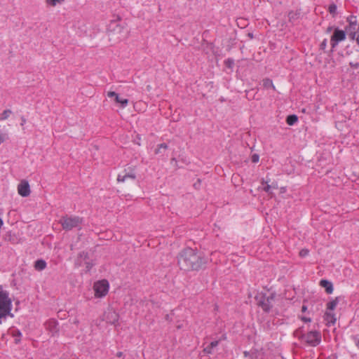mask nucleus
Segmentation results:
<instances>
[{"label":"nucleus","instance_id":"obj_1","mask_svg":"<svg viewBox=\"0 0 359 359\" xmlns=\"http://www.w3.org/2000/svg\"><path fill=\"white\" fill-rule=\"evenodd\" d=\"M209 259L196 249L186 248L177 255V264L181 270L187 272L205 270Z\"/></svg>","mask_w":359,"mask_h":359},{"label":"nucleus","instance_id":"obj_2","mask_svg":"<svg viewBox=\"0 0 359 359\" xmlns=\"http://www.w3.org/2000/svg\"><path fill=\"white\" fill-rule=\"evenodd\" d=\"M121 20V18L119 15H116L108 25L107 36L109 41L113 43L121 41L125 37L123 34L124 27L119 23Z\"/></svg>","mask_w":359,"mask_h":359},{"label":"nucleus","instance_id":"obj_3","mask_svg":"<svg viewBox=\"0 0 359 359\" xmlns=\"http://www.w3.org/2000/svg\"><path fill=\"white\" fill-rule=\"evenodd\" d=\"M11 309L12 302L9 297L8 292L6 290H4L2 287L0 286V324L8 316L13 317V314L11 313Z\"/></svg>","mask_w":359,"mask_h":359},{"label":"nucleus","instance_id":"obj_4","mask_svg":"<svg viewBox=\"0 0 359 359\" xmlns=\"http://www.w3.org/2000/svg\"><path fill=\"white\" fill-rule=\"evenodd\" d=\"M275 297V293H271L267 296L265 293L261 292L256 295L255 299L258 306L261 307L264 312L269 313L273 307Z\"/></svg>","mask_w":359,"mask_h":359},{"label":"nucleus","instance_id":"obj_5","mask_svg":"<svg viewBox=\"0 0 359 359\" xmlns=\"http://www.w3.org/2000/svg\"><path fill=\"white\" fill-rule=\"evenodd\" d=\"M82 222V218L78 216L69 217L66 215L62 217L59 221V223L62 225L64 230L70 231L73 228L79 226Z\"/></svg>","mask_w":359,"mask_h":359},{"label":"nucleus","instance_id":"obj_6","mask_svg":"<svg viewBox=\"0 0 359 359\" xmlns=\"http://www.w3.org/2000/svg\"><path fill=\"white\" fill-rule=\"evenodd\" d=\"M109 287V283L105 279L95 282L93 285L95 296L96 297H104L108 292Z\"/></svg>","mask_w":359,"mask_h":359},{"label":"nucleus","instance_id":"obj_7","mask_svg":"<svg viewBox=\"0 0 359 359\" xmlns=\"http://www.w3.org/2000/svg\"><path fill=\"white\" fill-rule=\"evenodd\" d=\"M304 341L311 346H316L321 341V334L318 331H310L305 334Z\"/></svg>","mask_w":359,"mask_h":359},{"label":"nucleus","instance_id":"obj_8","mask_svg":"<svg viewBox=\"0 0 359 359\" xmlns=\"http://www.w3.org/2000/svg\"><path fill=\"white\" fill-rule=\"evenodd\" d=\"M346 31L341 30L338 28L334 29L330 39V43L332 48H334L339 42H341L346 39Z\"/></svg>","mask_w":359,"mask_h":359},{"label":"nucleus","instance_id":"obj_9","mask_svg":"<svg viewBox=\"0 0 359 359\" xmlns=\"http://www.w3.org/2000/svg\"><path fill=\"white\" fill-rule=\"evenodd\" d=\"M104 318L107 323L116 325V323L118 321L119 315L115 311L112 309H108L104 313Z\"/></svg>","mask_w":359,"mask_h":359},{"label":"nucleus","instance_id":"obj_10","mask_svg":"<svg viewBox=\"0 0 359 359\" xmlns=\"http://www.w3.org/2000/svg\"><path fill=\"white\" fill-rule=\"evenodd\" d=\"M18 194L22 197H27L30 194V187L27 181L22 180L18 186Z\"/></svg>","mask_w":359,"mask_h":359},{"label":"nucleus","instance_id":"obj_11","mask_svg":"<svg viewBox=\"0 0 359 359\" xmlns=\"http://www.w3.org/2000/svg\"><path fill=\"white\" fill-rule=\"evenodd\" d=\"M345 31L349 38L351 40H354L357 32H359V25H358V23L351 22V24H348V25L346 27Z\"/></svg>","mask_w":359,"mask_h":359},{"label":"nucleus","instance_id":"obj_12","mask_svg":"<svg viewBox=\"0 0 359 359\" xmlns=\"http://www.w3.org/2000/svg\"><path fill=\"white\" fill-rule=\"evenodd\" d=\"M135 178H136V175L133 170H131L128 172H127L126 170H125L122 173L118 174V175L117 177V181L118 182H125L128 179L135 180Z\"/></svg>","mask_w":359,"mask_h":359},{"label":"nucleus","instance_id":"obj_13","mask_svg":"<svg viewBox=\"0 0 359 359\" xmlns=\"http://www.w3.org/2000/svg\"><path fill=\"white\" fill-rule=\"evenodd\" d=\"M109 97H114L116 102L120 103L122 107H125L128 104V99L120 98L118 95L114 91H109L107 93Z\"/></svg>","mask_w":359,"mask_h":359},{"label":"nucleus","instance_id":"obj_14","mask_svg":"<svg viewBox=\"0 0 359 359\" xmlns=\"http://www.w3.org/2000/svg\"><path fill=\"white\" fill-rule=\"evenodd\" d=\"M300 15H301L300 10L290 11L288 13L289 22L292 24L295 23L299 19Z\"/></svg>","mask_w":359,"mask_h":359},{"label":"nucleus","instance_id":"obj_15","mask_svg":"<svg viewBox=\"0 0 359 359\" xmlns=\"http://www.w3.org/2000/svg\"><path fill=\"white\" fill-rule=\"evenodd\" d=\"M88 259H89L88 253L86 252H84V251L81 252L79 254V256L76 260L75 264L77 266H81L83 265V263L84 262V261L88 260Z\"/></svg>","mask_w":359,"mask_h":359},{"label":"nucleus","instance_id":"obj_16","mask_svg":"<svg viewBox=\"0 0 359 359\" xmlns=\"http://www.w3.org/2000/svg\"><path fill=\"white\" fill-rule=\"evenodd\" d=\"M320 285L325 288V292L327 294H331L333 292V285L332 283L327 280H321L320 282Z\"/></svg>","mask_w":359,"mask_h":359},{"label":"nucleus","instance_id":"obj_17","mask_svg":"<svg viewBox=\"0 0 359 359\" xmlns=\"http://www.w3.org/2000/svg\"><path fill=\"white\" fill-rule=\"evenodd\" d=\"M219 342V340L212 341L208 346L203 348V352L207 355L212 354L213 348L217 346Z\"/></svg>","mask_w":359,"mask_h":359},{"label":"nucleus","instance_id":"obj_18","mask_svg":"<svg viewBox=\"0 0 359 359\" xmlns=\"http://www.w3.org/2000/svg\"><path fill=\"white\" fill-rule=\"evenodd\" d=\"M324 319L327 322L328 324L334 325L336 323V318L334 313L330 311H326L324 316Z\"/></svg>","mask_w":359,"mask_h":359},{"label":"nucleus","instance_id":"obj_19","mask_svg":"<svg viewBox=\"0 0 359 359\" xmlns=\"http://www.w3.org/2000/svg\"><path fill=\"white\" fill-rule=\"evenodd\" d=\"M47 327L53 333V334L57 332L58 331L57 323L54 320H50L47 323Z\"/></svg>","mask_w":359,"mask_h":359},{"label":"nucleus","instance_id":"obj_20","mask_svg":"<svg viewBox=\"0 0 359 359\" xmlns=\"http://www.w3.org/2000/svg\"><path fill=\"white\" fill-rule=\"evenodd\" d=\"M34 266L36 271H42L46 267V262L43 259H38L35 262Z\"/></svg>","mask_w":359,"mask_h":359},{"label":"nucleus","instance_id":"obj_21","mask_svg":"<svg viewBox=\"0 0 359 359\" xmlns=\"http://www.w3.org/2000/svg\"><path fill=\"white\" fill-rule=\"evenodd\" d=\"M262 83H263V87L264 88H266V89L272 88L273 90H276V88H275L271 79H270L269 78L264 79L262 80Z\"/></svg>","mask_w":359,"mask_h":359},{"label":"nucleus","instance_id":"obj_22","mask_svg":"<svg viewBox=\"0 0 359 359\" xmlns=\"http://www.w3.org/2000/svg\"><path fill=\"white\" fill-rule=\"evenodd\" d=\"M339 302V297H336L327 304V309L330 311L334 310Z\"/></svg>","mask_w":359,"mask_h":359},{"label":"nucleus","instance_id":"obj_23","mask_svg":"<svg viewBox=\"0 0 359 359\" xmlns=\"http://www.w3.org/2000/svg\"><path fill=\"white\" fill-rule=\"evenodd\" d=\"M298 121V117L295 114H291L287 116L286 118V123L289 126H293L294 123H296Z\"/></svg>","mask_w":359,"mask_h":359},{"label":"nucleus","instance_id":"obj_24","mask_svg":"<svg viewBox=\"0 0 359 359\" xmlns=\"http://www.w3.org/2000/svg\"><path fill=\"white\" fill-rule=\"evenodd\" d=\"M168 146L165 143H162V144H158L157 148L154 151V153H155V154H161L163 153L162 150L163 149L165 151V150L168 149Z\"/></svg>","mask_w":359,"mask_h":359},{"label":"nucleus","instance_id":"obj_25","mask_svg":"<svg viewBox=\"0 0 359 359\" xmlns=\"http://www.w3.org/2000/svg\"><path fill=\"white\" fill-rule=\"evenodd\" d=\"M293 334L295 337L298 338L299 339L304 340L306 334H304L303 328L300 327V328L296 330L294 332Z\"/></svg>","mask_w":359,"mask_h":359},{"label":"nucleus","instance_id":"obj_26","mask_svg":"<svg viewBox=\"0 0 359 359\" xmlns=\"http://www.w3.org/2000/svg\"><path fill=\"white\" fill-rule=\"evenodd\" d=\"M4 239L6 241H10L12 243H15L17 240V238L15 237V236L14 234H12L11 232H8L5 235Z\"/></svg>","mask_w":359,"mask_h":359},{"label":"nucleus","instance_id":"obj_27","mask_svg":"<svg viewBox=\"0 0 359 359\" xmlns=\"http://www.w3.org/2000/svg\"><path fill=\"white\" fill-rule=\"evenodd\" d=\"M11 114L12 111L11 109L4 110L0 115V121H4L7 119Z\"/></svg>","mask_w":359,"mask_h":359},{"label":"nucleus","instance_id":"obj_28","mask_svg":"<svg viewBox=\"0 0 359 359\" xmlns=\"http://www.w3.org/2000/svg\"><path fill=\"white\" fill-rule=\"evenodd\" d=\"M65 0H45L48 6H55L57 4L62 3Z\"/></svg>","mask_w":359,"mask_h":359},{"label":"nucleus","instance_id":"obj_29","mask_svg":"<svg viewBox=\"0 0 359 359\" xmlns=\"http://www.w3.org/2000/svg\"><path fill=\"white\" fill-rule=\"evenodd\" d=\"M254 91V89H251L250 90H246L245 93H246V97L249 100H254V99H256L255 97V95L257 93V91H256L254 94H252V92Z\"/></svg>","mask_w":359,"mask_h":359},{"label":"nucleus","instance_id":"obj_30","mask_svg":"<svg viewBox=\"0 0 359 359\" xmlns=\"http://www.w3.org/2000/svg\"><path fill=\"white\" fill-rule=\"evenodd\" d=\"M328 11L330 14L334 16L337 12V6L334 4H330L329 6Z\"/></svg>","mask_w":359,"mask_h":359},{"label":"nucleus","instance_id":"obj_31","mask_svg":"<svg viewBox=\"0 0 359 359\" xmlns=\"http://www.w3.org/2000/svg\"><path fill=\"white\" fill-rule=\"evenodd\" d=\"M224 65L228 68H232L234 65V60L231 58H228L224 61Z\"/></svg>","mask_w":359,"mask_h":359},{"label":"nucleus","instance_id":"obj_32","mask_svg":"<svg viewBox=\"0 0 359 359\" xmlns=\"http://www.w3.org/2000/svg\"><path fill=\"white\" fill-rule=\"evenodd\" d=\"M83 264L86 265V271H89L91 269V268L93 267V264L92 262H89L88 260L84 261Z\"/></svg>","mask_w":359,"mask_h":359},{"label":"nucleus","instance_id":"obj_33","mask_svg":"<svg viewBox=\"0 0 359 359\" xmlns=\"http://www.w3.org/2000/svg\"><path fill=\"white\" fill-rule=\"evenodd\" d=\"M346 20L348 24H351V22L357 23L356 16L354 15H350L347 18Z\"/></svg>","mask_w":359,"mask_h":359},{"label":"nucleus","instance_id":"obj_34","mask_svg":"<svg viewBox=\"0 0 359 359\" xmlns=\"http://www.w3.org/2000/svg\"><path fill=\"white\" fill-rule=\"evenodd\" d=\"M327 39H325L320 44V49L323 50V51H325V49H326V47H327Z\"/></svg>","mask_w":359,"mask_h":359},{"label":"nucleus","instance_id":"obj_35","mask_svg":"<svg viewBox=\"0 0 359 359\" xmlns=\"http://www.w3.org/2000/svg\"><path fill=\"white\" fill-rule=\"evenodd\" d=\"M309 252V251L307 249H302L299 252V256L302 257H306V255H308Z\"/></svg>","mask_w":359,"mask_h":359},{"label":"nucleus","instance_id":"obj_36","mask_svg":"<svg viewBox=\"0 0 359 359\" xmlns=\"http://www.w3.org/2000/svg\"><path fill=\"white\" fill-rule=\"evenodd\" d=\"M349 65L353 69H358L359 67V62H351L349 63Z\"/></svg>","mask_w":359,"mask_h":359},{"label":"nucleus","instance_id":"obj_37","mask_svg":"<svg viewBox=\"0 0 359 359\" xmlns=\"http://www.w3.org/2000/svg\"><path fill=\"white\" fill-rule=\"evenodd\" d=\"M259 156L258 154H255L252 156V162L257 163L259 161Z\"/></svg>","mask_w":359,"mask_h":359},{"label":"nucleus","instance_id":"obj_38","mask_svg":"<svg viewBox=\"0 0 359 359\" xmlns=\"http://www.w3.org/2000/svg\"><path fill=\"white\" fill-rule=\"evenodd\" d=\"M7 137V135L4 133L0 134V144L5 141Z\"/></svg>","mask_w":359,"mask_h":359},{"label":"nucleus","instance_id":"obj_39","mask_svg":"<svg viewBox=\"0 0 359 359\" xmlns=\"http://www.w3.org/2000/svg\"><path fill=\"white\" fill-rule=\"evenodd\" d=\"M271 185H269V184H266V187H264L263 189H264L266 192H267V193H270V190H271Z\"/></svg>","mask_w":359,"mask_h":359},{"label":"nucleus","instance_id":"obj_40","mask_svg":"<svg viewBox=\"0 0 359 359\" xmlns=\"http://www.w3.org/2000/svg\"><path fill=\"white\" fill-rule=\"evenodd\" d=\"M302 320L305 322V323H308V322H311V319L310 318H307V317H302L301 318Z\"/></svg>","mask_w":359,"mask_h":359},{"label":"nucleus","instance_id":"obj_41","mask_svg":"<svg viewBox=\"0 0 359 359\" xmlns=\"http://www.w3.org/2000/svg\"><path fill=\"white\" fill-rule=\"evenodd\" d=\"M353 340L355 341V344L359 348V339L357 337H353Z\"/></svg>","mask_w":359,"mask_h":359},{"label":"nucleus","instance_id":"obj_42","mask_svg":"<svg viewBox=\"0 0 359 359\" xmlns=\"http://www.w3.org/2000/svg\"><path fill=\"white\" fill-rule=\"evenodd\" d=\"M21 126H23L25 125V123H26V118H25V116H21Z\"/></svg>","mask_w":359,"mask_h":359},{"label":"nucleus","instance_id":"obj_43","mask_svg":"<svg viewBox=\"0 0 359 359\" xmlns=\"http://www.w3.org/2000/svg\"><path fill=\"white\" fill-rule=\"evenodd\" d=\"M306 310H307V306H306V305H304H304L302 306V312H306Z\"/></svg>","mask_w":359,"mask_h":359},{"label":"nucleus","instance_id":"obj_44","mask_svg":"<svg viewBox=\"0 0 359 359\" xmlns=\"http://www.w3.org/2000/svg\"><path fill=\"white\" fill-rule=\"evenodd\" d=\"M13 336L20 337L21 336V332L20 331H16V333L13 334Z\"/></svg>","mask_w":359,"mask_h":359},{"label":"nucleus","instance_id":"obj_45","mask_svg":"<svg viewBox=\"0 0 359 359\" xmlns=\"http://www.w3.org/2000/svg\"><path fill=\"white\" fill-rule=\"evenodd\" d=\"M357 42V43L359 45V33L356 34L355 39Z\"/></svg>","mask_w":359,"mask_h":359},{"label":"nucleus","instance_id":"obj_46","mask_svg":"<svg viewBox=\"0 0 359 359\" xmlns=\"http://www.w3.org/2000/svg\"><path fill=\"white\" fill-rule=\"evenodd\" d=\"M123 352H121V351H119V352H118V353H116V356H117V357H118V358L122 357V356H123Z\"/></svg>","mask_w":359,"mask_h":359},{"label":"nucleus","instance_id":"obj_47","mask_svg":"<svg viewBox=\"0 0 359 359\" xmlns=\"http://www.w3.org/2000/svg\"><path fill=\"white\" fill-rule=\"evenodd\" d=\"M243 354L245 357L250 356V353L248 351H244Z\"/></svg>","mask_w":359,"mask_h":359},{"label":"nucleus","instance_id":"obj_48","mask_svg":"<svg viewBox=\"0 0 359 359\" xmlns=\"http://www.w3.org/2000/svg\"><path fill=\"white\" fill-rule=\"evenodd\" d=\"M74 323L76 325L79 324V320L77 319H75Z\"/></svg>","mask_w":359,"mask_h":359},{"label":"nucleus","instance_id":"obj_49","mask_svg":"<svg viewBox=\"0 0 359 359\" xmlns=\"http://www.w3.org/2000/svg\"><path fill=\"white\" fill-rule=\"evenodd\" d=\"M332 27H329L327 28V32H330V31L332 30Z\"/></svg>","mask_w":359,"mask_h":359},{"label":"nucleus","instance_id":"obj_50","mask_svg":"<svg viewBox=\"0 0 359 359\" xmlns=\"http://www.w3.org/2000/svg\"><path fill=\"white\" fill-rule=\"evenodd\" d=\"M15 343H18V342L20 341V339H17V338H16V339H15Z\"/></svg>","mask_w":359,"mask_h":359},{"label":"nucleus","instance_id":"obj_51","mask_svg":"<svg viewBox=\"0 0 359 359\" xmlns=\"http://www.w3.org/2000/svg\"><path fill=\"white\" fill-rule=\"evenodd\" d=\"M194 187H195L196 189H197V188H198V187H198V184H197L196 183H195V184H194Z\"/></svg>","mask_w":359,"mask_h":359},{"label":"nucleus","instance_id":"obj_52","mask_svg":"<svg viewBox=\"0 0 359 359\" xmlns=\"http://www.w3.org/2000/svg\"><path fill=\"white\" fill-rule=\"evenodd\" d=\"M249 36H250V37H252V34H249Z\"/></svg>","mask_w":359,"mask_h":359},{"label":"nucleus","instance_id":"obj_53","mask_svg":"<svg viewBox=\"0 0 359 359\" xmlns=\"http://www.w3.org/2000/svg\"><path fill=\"white\" fill-rule=\"evenodd\" d=\"M198 182L200 184V182H201V180H199V179H198Z\"/></svg>","mask_w":359,"mask_h":359}]
</instances>
